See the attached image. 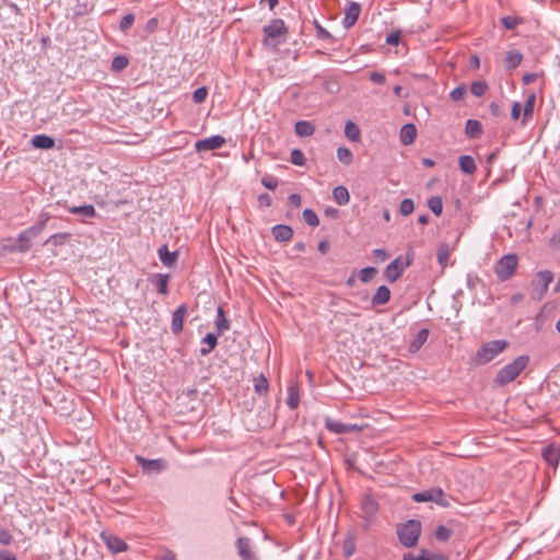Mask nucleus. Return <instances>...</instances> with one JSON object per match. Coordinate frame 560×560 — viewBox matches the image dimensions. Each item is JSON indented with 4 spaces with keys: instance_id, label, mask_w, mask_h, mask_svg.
<instances>
[{
    "instance_id": "1",
    "label": "nucleus",
    "mask_w": 560,
    "mask_h": 560,
    "mask_svg": "<svg viewBox=\"0 0 560 560\" xmlns=\"http://www.w3.org/2000/svg\"><path fill=\"white\" fill-rule=\"evenodd\" d=\"M529 362L528 355H520L516 359H514L513 362L510 364L503 366L495 374V377L493 380V383L497 386H504L511 382H513L521 373L522 371L527 366Z\"/></svg>"
},
{
    "instance_id": "2",
    "label": "nucleus",
    "mask_w": 560,
    "mask_h": 560,
    "mask_svg": "<svg viewBox=\"0 0 560 560\" xmlns=\"http://www.w3.org/2000/svg\"><path fill=\"white\" fill-rule=\"evenodd\" d=\"M508 346L509 343L505 340H492L483 343L474 357V363L476 365H482L490 362L498 354L503 352Z\"/></svg>"
},
{
    "instance_id": "3",
    "label": "nucleus",
    "mask_w": 560,
    "mask_h": 560,
    "mask_svg": "<svg viewBox=\"0 0 560 560\" xmlns=\"http://www.w3.org/2000/svg\"><path fill=\"white\" fill-rule=\"evenodd\" d=\"M420 534L421 523L417 520H409L397 528L399 541L407 548L417 545Z\"/></svg>"
},
{
    "instance_id": "4",
    "label": "nucleus",
    "mask_w": 560,
    "mask_h": 560,
    "mask_svg": "<svg viewBox=\"0 0 560 560\" xmlns=\"http://www.w3.org/2000/svg\"><path fill=\"white\" fill-rule=\"evenodd\" d=\"M415 502H434L442 508L451 505L450 497L439 487L430 488L412 495Z\"/></svg>"
},
{
    "instance_id": "5",
    "label": "nucleus",
    "mask_w": 560,
    "mask_h": 560,
    "mask_svg": "<svg viewBox=\"0 0 560 560\" xmlns=\"http://www.w3.org/2000/svg\"><path fill=\"white\" fill-rule=\"evenodd\" d=\"M517 262V256L514 254L503 256L494 267V272L499 280H509L514 275Z\"/></svg>"
},
{
    "instance_id": "6",
    "label": "nucleus",
    "mask_w": 560,
    "mask_h": 560,
    "mask_svg": "<svg viewBox=\"0 0 560 560\" xmlns=\"http://www.w3.org/2000/svg\"><path fill=\"white\" fill-rule=\"evenodd\" d=\"M553 280V275L549 270L539 271L532 281L533 292L537 293L538 298H541L549 288V284Z\"/></svg>"
},
{
    "instance_id": "7",
    "label": "nucleus",
    "mask_w": 560,
    "mask_h": 560,
    "mask_svg": "<svg viewBox=\"0 0 560 560\" xmlns=\"http://www.w3.org/2000/svg\"><path fill=\"white\" fill-rule=\"evenodd\" d=\"M361 508L364 514V518L366 521V527H369L372 518L376 515L378 511V503L372 495L366 494L362 499Z\"/></svg>"
},
{
    "instance_id": "8",
    "label": "nucleus",
    "mask_w": 560,
    "mask_h": 560,
    "mask_svg": "<svg viewBox=\"0 0 560 560\" xmlns=\"http://www.w3.org/2000/svg\"><path fill=\"white\" fill-rule=\"evenodd\" d=\"M136 460L145 474L160 472L166 467L163 459H147L142 456H136Z\"/></svg>"
},
{
    "instance_id": "9",
    "label": "nucleus",
    "mask_w": 560,
    "mask_h": 560,
    "mask_svg": "<svg viewBox=\"0 0 560 560\" xmlns=\"http://www.w3.org/2000/svg\"><path fill=\"white\" fill-rule=\"evenodd\" d=\"M264 33L269 38H279L288 33V28L283 20L275 19L264 27Z\"/></svg>"
},
{
    "instance_id": "10",
    "label": "nucleus",
    "mask_w": 560,
    "mask_h": 560,
    "mask_svg": "<svg viewBox=\"0 0 560 560\" xmlns=\"http://www.w3.org/2000/svg\"><path fill=\"white\" fill-rule=\"evenodd\" d=\"M225 143L222 136H212L202 140H198L195 144L197 151H210L221 148Z\"/></svg>"
},
{
    "instance_id": "11",
    "label": "nucleus",
    "mask_w": 560,
    "mask_h": 560,
    "mask_svg": "<svg viewBox=\"0 0 560 560\" xmlns=\"http://www.w3.org/2000/svg\"><path fill=\"white\" fill-rule=\"evenodd\" d=\"M237 552L242 560H257L252 550V541L248 537H240L236 541Z\"/></svg>"
},
{
    "instance_id": "12",
    "label": "nucleus",
    "mask_w": 560,
    "mask_h": 560,
    "mask_svg": "<svg viewBox=\"0 0 560 560\" xmlns=\"http://www.w3.org/2000/svg\"><path fill=\"white\" fill-rule=\"evenodd\" d=\"M187 313V306L185 304L179 305L172 315L171 329L173 334L178 335L183 330L184 318Z\"/></svg>"
},
{
    "instance_id": "13",
    "label": "nucleus",
    "mask_w": 560,
    "mask_h": 560,
    "mask_svg": "<svg viewBox=\"0 0 560 560\" xmlns=\"http://www.w3.org/2000/svg\"><path fill=\"white\" fill-rule=\"evenodd\" d=\"M361 7L357 2H350L345 11V19H343V25L349 28L353 26L360 15Z\"/></svg>"
},
{
    "instance_id": "14",
    "label": "nucleus",
    "mask_w": 560,
    "mask_h": 560,
    "mask_svg": "<svg viewBox=\"0 0 560 560\" xmlns=\"http://www.w3.org/2000/svg\"><path fill=\"white\" fill-rule=\"evenodd\" d=\"M326 428L334 433L343 434L357 431L359 428L355 424H347L331 419L326 420Z\"/></svg>"
},
{
    "instance_id": "15",
    "label": "nucleus",
    "mask_w": 560,
    "mask_h": 560,
    "mask_svg": "<svg viewBox=\"0 0 560 560\" xmlns=\"http://www.w3.org/2000/svg\"><path fill=\"white\" fill-rule=\"evenodd\" d=\"M404 267L399 261V258L393 260L385 269L384 275L387 281L395 282L402 275Z\"/></svg>"
},
{
    "instance_id": "16",
    "label": "nucleus",
    "mask_w": 560,
    "mask_h": 560,
    "mask_svg": "<svg viewBox=\"0 0 560 560\" xmlns=\"http://www.w3.org/2000/svg\"><path fill=\"white\" fill-rule=\"evenodd\" d=\"M272 236L278 242H288L293 236V230L291 226L285 224L275 225L271 230Z\"/></svg>"
},
{
    "instance_id": "17",
    "label": "nucleus",
    "mask_w": 560,
    "mask_h": 560,
    "mask_svg": "<svg viewBox=\"0 0 560 560\" xmlns=\"http://www.w3.org/2000/svg\"><path fill=\"white\" fill-rule=\"evenodd\" d=\"M417 137V129L413 124H406L399 132L400 142L405 145L412 144Z\"/></svg>"
},
{
    "instance_id": "18",
    "label": "nucleus",
    "mask_w": 560,
    "mask_h": 560,
    "mask_svg": "<svg viewBox=\"0 0 560 560\" xmlns=\"http://www.w3.org/2000/svg\"><path fill=\"white\" fill-rule=\"evenodd\" d=\"M102 537L104 538L108 549H110L115 553L122 552V551H126L128 549V545L122 539H120L117 536H114V535H108V536L102 535Z\"/></svg>"
},
{
    "instance_id": "19",
    "label": "nucleus",
    "mask_w": 560,
    "mask_h": 560,
    "mask_svg": "<svg viewBox=\"0 0 560 560\" xmlns=\"http://www.w3.org/2000/svg\"><path fill=\"white\" fill-rule=\"evenodd\" d=\"M168 275L158 273L151 278V283L155 287L156 291L162 295H166L168 293Z\"/></svg>"
},
{
    "instance_id": "20",
    "label": "nucleus",
    "mask_w": 560,
    "mask_h": 560,
    "mask_svg": "<svg viewBox=\"0 0 560 560\" xmlns=\"http://www.w3.org/2000/svg\"><path fill=\"white\" fill-rule=\"evenodd\" d=\"M32 238L33 236L24 230L20 233L12 249L18 252H27L32 246Z\"/></svg>"
},
{
    "instance_id": "21",
    "label": "nucleus",
    "mask_w": 560,
    "mask_h": 560,
    "mask_svg": "<svg viewBox=\"0 0 560 560\" xmlns=\"http://www.w3.org/2000/svg\"><path fill=\"white\" fill-rule=\"evenodd\" d=\"M287 405L290 409L294 410L300 404V387L298 383H292L288 387Z\"/></svg>"
},
{
    "instance_id": "22",
    "label": "nucleus",
    "mask_w": 560,
    "mask_h": 560,
    "mask_svg": "<svg viewBox=\"0 0 560 560\" xmlns=\"http://www.w3.org/2000/svg\"><path fill=\"white\" fill-rule=\"evenodd\" d=\"M404 560H448L446 556L442 553H433L428 550H421L419 556L406 553Z\"/></svg>"
},
{
    "instance_id": "23",
    "label": "nucleus",
    "mask_w": 560,
    "mask_h": 560,
    "mask_svg": "<svg viewBox=\"0 0 560 560\" xmlns=\"http://www.w3.org/2000/svg\"><path fill=\"white\" fill-rule=\"evenodd\" d=\"M390 299V290L386 285H381L377 288L375 294L372 296V305H384Z\"/></svg>"
},
{
    "instance_id": "24",
    "label": "nucleus",
    "mask_w": 560,
    "mask_h": 560,
    "mask_svg": "<svg viewBox=\"0 0 560 560\" xmlns=\"http://www.w3.org/2000/svg\"><path fill=\"white\" fill-rule=\"evenodd\" d=\"M158 254H159L160 260L162 261V264L165 267H172L177 260V253L176 252L171 253L166 245H162L158 249Z\"/></svg>"
},
{
    "instance_id": "25",
    "label": "nucleus",
    "mask_w": 560,
    "mask_h": 560,
    "mask_svg": "<svg viewBox=\"0 0 560 560\" xmlns=\"http://www.w3.org/2000/svg\"><path fill=\"white\" fill-rule=\"evenodd\" d=\"M429 334L430 332L428 328L420 329L412 341L409 343V351L417 352L428 340Z\"/></svg>"
},
{
    "instance_id": "26",
    "label": "nucleus",
    "mask_w": 560,
    "mask_h": 560,
    "mask_svg": "<svg viewBox=\"0 0 560 560\" xmlns=\"http://www.w3.org/2000/svg\"><path fill=\"white\" fill-rule=\"evenodd\" d=\"M32 145L37 149H51L55 145V140L46 135H36L31 140Z\"/></svg>"
},
{
    "instance_id": "27",
    "label": "nucleus",
    "mask_w": 560,
    "mask_h": 560,
    "mask_svg": "<svg viewBox=\"0 0 560 560\" xmlns=\"http://www.w3.org/2000/svg\"><path fill=\"white\" fill-rule=\"evenodd\" d=\"M68 211L72 214L82 215L83 218H94L96 215V210L93 205L71 206L68 207Z\"/></svg>"
},
{
    "instance_id": "28",
    "label": "nucleus",
    "mask_w": 560,
    "mask_h": 560,
    "mask_svg": "<svg viewBox=\"0 0 560 560\" xmlns=\"http://www.w3.org/2000/svg\"><path fill=\"white\" fill-rule=\"evenodd\" d=\"M465 132L471 139L479 138L482 133L481 122L476 119H468L466 121Z\"/></svg>"
},
{
    "instance_id": "29",
    "label": "nucleus",
    "mask_w": 560,
    "mask_h": 560,
    "mask_svg": "<svg viewBox=\"0 0 560 560\" xmlns=\"http://www.w3.org/2000/svg\"><path fill=\"white\" fill-rule=\"evenodd\" d=\"M50 215L47 212L40 213L39 220L36 224L26 229L27 233H30L33 237L37 236L42 231L46 228L47 222L49 221Z\"/></svg>"
},
{
    "instance_id": "30",
    "label": "nucleus",
    "mask_w": 560,
    "mask_h": 560,
    "mask_svg": "<svg viewBox=\"0 0 560 560\" xmlns=\"http://www.w3.org/2000/svg\"><path fill=\"white\" fill-rule=\"evenodd\" d=\"M451 248L448 244L441 243L438 247L436 258L442 269L447 266L448 259L451 257Z\"/></svg>"
},
{
    "instance_id": "31",
    "label": "nucleus",
    "mask_w": 560,
    "mask_h": 560,
    "mask_svg": "<svg viewBox=\"0 0 560 560\" xmlns=\"http://www.w3.org/2000/svg\"><path fill=\"white\" fill-rule=\"evenodd\" d=\"M332 197H334V200L339 206H345L350 200L349 191H348V189L345 186H337V187H335L334 190H332Z\"/></svg>"
},
{
    "instance_id": "32",
    "label": "nucleus",
    "mask_w": 560,
    "mask_h": 560,
    "mask_svg": "<svg viewBox=\"0 0 560 560\" xmlns=\"http://www.w3.org/2000/svg\"><path fill=\"white\" fill-rule=\"evenodd\" d=\"M523 60V56L521 52L516 50L508 51L505 58H504V66L508 69H515Z\"/></svg>"
},
{
    "instance_id": "33",
    "label": "nucleus",
    "mask_w": 560,
    "mask_h": 560,
    "mask_svg": "<svg viewBox=\"0 0 560 560\" xmlns=\"http://www.w3.org/2000/svg\"><path fill=\"white\" fill-rule=\"evenodd\" d=\"M295 132L300 137H310L314 133L315 127L306 120H300L295 122Z\"/></svg>"
},
{
    "instance_id": "34",
    "label": "nucleus",
    "mask_w": 560,
    "mask_h": 560,
    "mask_svg": "<svg viewBox=\"0 0 560 560\" xmlns=\"http://www.w3.org/2000/svg\"><path fill=\"white\" fill-rule=\"evenodd\" d=\"M459 168L463 173L471 175L476 172V163L470 155H462L459 158Z\"/></svg>"
},
{
    "instance_id": "35",
    "label": "nucleus",
    "mask_w": 560,
    "mask_h": 560,
    "mask_svg": "<svg viewBox=\"0 0 560 560\" xmlns=\"http://www.w3.org/2000/svg\"><path fill=\"white\" fill-rule=\"evenodd\" d=\"M542 457L549 465H557L559 460V451L553 445H548L542 450Z\"/></svg>"
},
{
    "instance_id": "36",
    "label": "nucleus",
    "mask_w": 560,
    "mask_h": 560,
    "mask_svg": "<svg viewBox=\"0 0 560 560\" xmlns=\"http://www.w3.org/2000/svg\"><path fill=\"white\" fill-rule=\"evenodd\" d=\"M345 135L350 141L358 142L360 140L361 132L353 121L348 120L345 126Z\"/></svg>"
},
{
    "instance_id": "37",
    "label": "nucleus",
    "mask_w": 560,
    "mask_h": 560,
    "mask_svg": "<svg viewBox=\"0 0 560 560\" xmlns=\"http://www.w3.org/2000/svg\"><path fill=\"white\" fill-rule=\"evenodd\" d=\"M355 545V535L353 533L348 534L342 545V550L346 557H351L354 553Z\"/></svg>"
},
{
    "instance_id": "38",
    "label": "nucleus",
    "mask_w": 560,
    "mask_h": 560,
    "mask_svg": "<svg viewBox=\"0 0 560 560\" xmlns=\"http://www.w3.org/2000/svg\"><path fill=\"white\" fill-rule=\"evenodd\" d=\"M202 343L207 345V348H201L200 349V354L201 355H207L208 353H210L217 347L218 338L213 334H207L203 337V339H202Z\"/></svg>"
},
{
    "instance_id": "39",
    "label": "nucleus",
    "mask_w": 560,
    "mask_h": 560,
    "mask_svg": "<svg viewBox=\"0 0 560 560\" xmlns=\"http://www.w3.org/2000/svg\"><path fill=\"white\" fill-rule=\"evenodd\" d=\"M215 326L219 334H222L230 328L229 320L226 319L221 306L218 307Z\"/></svg>"
},
{
    "instance_id": "40",
    "label": "nucleus",
    "mask_w": 560,
    "mask_h": 560,
    "mask_svg": "<svg viewBox=\"0 0 560 560\" xmlns=\"http://www.w3.org/2000/svg\"><path fill=\"white\" fill-rule=\"evenodd\" d=\"M337 159L345 165H350L353 160L352 152L345 147H340L337 149Z\"/></svg>"
},
{
    "instance_id": "41",
    "label": "nucleus",
    "mask_w": 560,
    "mask_h": 560,
    "mask_svg": "<svg viewBox=\"0 0 560 560\" xmlns=\"http://www.w3.org/2000/svg\"><path fill=\"white\" fill-rule=\"evenodd\" d=\"M428 207L435 215H441L443 211V202L442 199L438 196H433L428 200Z\"/></svg>"
},
{
    "instance_id": "42",
    "label": "nucleus",
    "mask_w": 560,
    "mask_h": 560,
    "mask_svg": "<svg viewBox=\"0 0 560 560\" xmlns=\"http://www.w3.org/2000/svg\"><path fill=\"white\" fill-rule=\"evenodd\" d=\"M487 91L488 84L485 81H475L470 85V92L477 97L485 95Z\"/></svg>"
},
{
    "instance_id": "43",
    "label": "nucleus",
    "mask_w": 560,
    "mask_h": 560,
    "mask_svg": "<svg viewBox=\"0 0 560 560\" xmlns=\"http://www.w3.org/2000/svg\"><path fill=\"white\" fill-rule=\"evenodd\" d=\"M255 390L259 395H266L269 389L268 381L264 375H259L257 378H255Z\"/></svg>"
},
{
    "instance_id": "44",
    "label": "nucleus",
    "mask_w": 560,
    "mask_h": 560,
    "mask_svg": "<svg viewBox=\"0 0 560 560\" xmlns=\"http://www.w3.org/2000/svg\"><path fill=\"white\" fill-rule=\"evenodd\" d=\"M70 238V233H56L52 234L46 243H50L54 246H61Z\"/></svg>"
},
{
    "instance_id": "45",
    "label": "nucleus",
    "mask_w": 560,
    "mask_h": 560,
    "mask_svg": "<svg viewBox=\"0 0 560 560\" xmlns=\"http://www.w3.org/2000/svg\"><path fill=\"white\" fill-rule=\"evenodd\" d=\"M535 102H536L535 94H530L527 97V100L525 102V105H524V110H523V118H524V120H523V122H525V120L533 115Z\"/></svg>"
},
{
    "instance_id": "46",
    "label": "nucleus",
    "mask_w": 560,
    "mask_h": 560,
    "mask_svg": "<svg viewBox=\"0 0 560 560\" xmlns=\"http://www.w3.org/2000/svg\"><path fill=\"white\" fill-rule=\"evenodd\" d=\"M452 529L444 525H440L435 529V538L440 541H447L452 537Z\"/></svg>"
},
{
    "instance_id": "47",
    "label": "nucleus",
    "mask_w": 560,
    "mask_h": 560,
    "mask_svg": "<svg viewBox=\"0 0 560 560\" xmlns=\"http://www.w3.org/2000/svg\"><path fill=\"white\" fill-rule=\"evenodd\" d=\"M303 219L311 226H317L319 224V219L312 209H305L303 211Z\"/></svg>"
},
{
    "instance_id": "48",
    "label": "nucleus",
    "mask_w": 560,
    "mask_h": 560,
    "mask_svg": "<svg viewBox=\"0 0 560 560\" xmlns=\"http://www.w3.org/2000/svg\"><path fill=\"white\" fill-rule=\"evenodd\" d=\"M413 209H415V203L411 199L406 198L400 202L399 212L401 215L407 217V215L411 214Z\"/></svg>"
},
{
    "instance_id": "49",
    "label": "nucleus",
    "mask_w": 560,
    "mask_h": 560,
    "mask_svg": "<svg viewBox=\"0 0 560 560\" xmlns=\"http://www.w3.org/2000/svg\"><path fill=\"white\" fill-rule=\"evenodd\" d=\"M290 161L292 164L298 165V166L304 165L305 164L304 153L299 149L292 150L291 155H290Z\"/></svg>"
},
{
    "instance_id": "50",
    "label": "nucleus",
    "mask_w": 560,
    "mask_h": 560,
    "mask_svg": "<svg viewBox=\"0 0 560 560\" xmlns=\"http://www.w3.org/2000/svg\"><path fill=\"white\" fill-rule=\"evenodd\" d=\"M377 273L376 268L374 267H365L360 271V280L362 282H369L373 279V277Z\"/></svg>"
},
{
    "instance_id": "51",
    "label": "nucleus",
    "mask_w": 560,
    "mask_h": 560,
    "mask_svg": "<svg viewBox=\"0 0 560 560\" xmlns=\"http://www.w3.org/2000/svg\"><path fill=\"white\" fill-rule=\"evenodd\" d=\"M522 22L521 19L518 18H515V16H503L501 19V23L503 24V26L508 30H514L517 27V25H520Z\"/></svg>"
},
{
    "instance_id": "52",
    "label": "nucleus",
    "mask_w": 560,
    "mask_h": 560,
    "mask_svg": "<svg viewBox=\"0 0 560 560\" xmlns=\"http://www.w3.org/2000/svg\"><path fill=\"white\" fill-rule=\"evenodd\" d=\"M207 95H208L207 88L200 86L197 90H195V92L192 93V101L196 104H200V103L205 102V100L207 98Z\"/></svg>"
},
{
    "instance_id": "53",
    "label": "nucleus",
    "mask_w": 560,
    "mask_h": 560,
    "mask_svg": "<svg viewBox=\"0 0 560 560\" xmlns=\"http://www.w3.org/2000/svg\"><path fill=\"white\" fill-rule=\"evenodd\" d=\"M135 22V16L133 14L129 13V14H126L125 16H122V19L120 20V23H119V28L121 32H127L131 25L133 24Z\"/></svg>"
},
{
    "instance_id": "54",
    "label": "nucleus",
    "mask_w": 560,
    "mask_h": 560,
    "mask_svg": "<svg viewBox=\"0 0 560 560\" xmlns=\"http://www.w3.org/2000/svg\"><path fill=\"white\" fill-rule=\"evenodd\" d=\"M128 65V59L122 56H117L113 59L112 68L116 71L125 69Z\"/></svg>"
},
{
    "instance_id": "55",
    "label": "nucleus",
    "mask_w": 560,
    "mask_h": 560,
    "mask_svg": "<svg viewBox=\"0 0 560 560\" xmlns=\"http://www.w3.org/2000/svg\"><path fill=\"white\" fill-rule=\"evenodd\" d=\"M261 184L269 190H275L278 187V180L273 176L266 175L261 178Z\"/></svg>"
},
{
    "instance_id": "56",
    "label": "nucleus",
    "mask_w": 560,
    "mask_h": 560,
    "mask_svg": "<svg viewBox=\"0 0 560 560\" xmlns=\"http://www.w3.org/2000/svg\"><path fill=\"white\" fill-rule=\"evenodd\" d=\"M466 94L464 86H457L451 92V98L455 102L460 101Z\"/></svg>"
},
{
    "instance_id": "57",
    "label": "nucleus",
    "mask_w": 560,
    "mask_h": 560,
    "mask_svg": "<svg viewBox=\"0 0 560 560\" xmlns=\"http://www.w3.org/2000/svg\"><path fill=\"white\" fill-rule=\"evenodd\" d=\"M12 535L10 533V530L8 529H0V542L3 545V546H8L12 542Z\"/></svg>"
},
{
    "instance_id": "58",
    "label": "nucleus",
    "mask_w": 560,
    "mask_h": 560,
    "mask_svg": "<svg viewBox=\"0 0 560 560\" xmlns=\"http://www.w3.org/2000/svg\"><path fill=\"white\" fill-rule=\"evenodd\" d=\"M370 80L375 84H384L386 82L385 75L376 71L370 73Z\"/></svg>"
},
{
    "instance_id": "59",
    "label": "nucleus",
    "mask_w": 560,
    "mask_h": 560,
    "mask_svg": "<svg viewBox=\"0 0 560 560\" xmlns=\"http://www.w3.org/2000/svg\"><path fill=\"white\" fill-rule=\"evenodd\" d=\"M258 203L260 207L269 208L272 205V199L268 194H260L258 196Z\"/></svg>"
},
{
    "instance_id": "60",
    "label": "nucleus",
    "mask_w": 560,
    "mask_h": 560,
    "mask_svg": "<svg viewBox=\"0 0 560 560\" xmlns=\"http://www.w3.org/2000/svg\"><path fill=\"white\" fill-rule=\"evenodd\" d=\"M522 105L518 102H515L511 109V117L513 120H517L521 116Z\"/></svg>"
},
{
    "instance_id": "61",
    "label": "nucleus",
    "mask_w": 560,
    "mask_h": 560,
    "mask_svg": "<svg viewBox=\"0 0 560 560\" xmlns=\"http://www.w3.org/2000/svg\"><path fill=\"white\" fill-rule=\"evenodd\" d=\"M289 202L291 206H293L295 208H300L302 205L301 196L299 194H291L289 196Z\"/></svg>"
},
{
    "instance_id": "62",
    "label": "nucleus",
    "mask_w": 560,
    "mask_h": 560,
    "mask_svg": "<svg viewBox=\"0 0 560 560\" xmlns=\"http://www.w3.org/2000/svg\"><path fill=\"white\" fill-rule=\"evenodd\" d=\"M550 245L553 247H560V229L557 230L550 237Z\"/></svg>"
},
{
    "instance_id": "63",
    "label": "nucleus",
    "mask_w": 560,
    "mask_h": 560,
    "mask_svg": "<svg viewBox=\"0 0 560 560\" xmlns=\"http://www.w3.org/2000/svg\"><path fill=\"white\" fill-rule=\"evenodd\" d=\"M159 21L156 18H152L147 22L145 30L148 32H154L158 27Z\"/></svg>"
},
{
    "instance_id": "64",
    "label": "nucleus",
    "mask_w": 560,
    "mask_h": 560,
    "mask_svg": "<svg viewBox=\"0 0 560 560\" xmlns=\"http://www.w3.org/2000/svg\"><path fill=\"white\" fill-rule=\"evenodd\" d=\"M399 38V33H390L386 38V43L389 45H398Z\"/></svg>"
}]
</instances>
